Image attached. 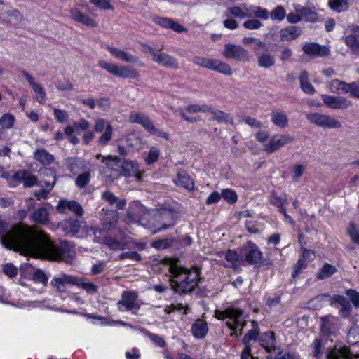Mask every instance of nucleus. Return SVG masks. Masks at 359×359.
<instances>
[{
	"label": "nucleus",
	"mask_w": 359,
	"mask_h": 359,
	"mask_svg": "<svg viewBox=\"0 0 359 359\" xmlns=\"http://www.w3.org/2000/svg\"><path fill=\"white\" fill-rule=\"evenodd\" d=\"M171 289L179 294H191L201 280L198 268H186L177 263H171L168 268Z\"/></svg>",
	"instance_id": "nucleus-1"
},
{
	"label": "nucleus",
	"mask_w": 359,
	"mask_h": 359,
	"mask_svg": "<svg viewBox=\"0 0 359 359\" xmlns=\"http://www.w3.org/2000/svg\"><path fill=\"white\" fill-rule=\"evenodd\" d=\"M175 214L166 209L152 211L149 220V228L153 233L165 230L175 224Z\"/></svg>",
	"instance_id": "nucleus-2"
},
{
	"label": "nucleus",
	"mask_w": 359,
	"mask_h": 359,
	"mask_svg": "<svg viewBox=\"0 0 359 359\" xmlns=\"http://www.w3.org/2000/svg\"><path fill=\"white\" fill-rule=\"evenodd\" d=\"M243 311L236 308H229L224 311L217 314L218 319L229 318L226 322V326L231 330L236 331L241 327V330L247 325V321L244 319Z\"/></svg>",
	"instance_id": "nucleus-3"
},
{
	"label": "nucleus",
	"mask_w": 359,
	"mask_h": 359,
	"mask_svg": "<svg viewBox=\"0 0 359 359\" xmlns=\"http://www.w3.org/2000/svg\"><path fill=\"white\" fill-rule=\"evenodd\" d=\"M98 65L100 67L117 77L135 79L140 75L139 72L133 67L109 63L104 60L99 61Z\"/></svg>",
	"instance_id": "nucleus-4"
},
{
	"label": "nucleus",
	"mask_w": 359,
	"mask_h": 359,
	"mask_svg": "<svg viewBox=\"0 0 359 359\" xmlns=\"http://www.w3.org/2000/svg\"><path fill=\"white\" fill-rule=\"evenodd\" d=\"M193 62L198 66L214 70L225 75L230 76L233 74L229 65L219 60L196 56L193 58Z\"/></svg>",
	"instance_id": "nucleus-5"
},
{
	"label": "nucleus",
	"mask_w": 359,
	"mask_h": 359,
	"mask_svg": "<svg viewBox=\"0 0 359 359\" xmlns=\"http://www.w3.org/2000/svg\"><path fill=\"white\" fill-rule=\"evenodd\" d=\"M241 257L250 264H257L262 259V252L257 245L251 241H248L241 248Z\"/></svg>",
	"instance_id": "nucleus-6"
},
{
	"label": "nucleus",
	"mask_w": 359,
	"mask_h": 359,
	"mask_svg": "<svg viewBox=\"0 0 359 359\" xmlns=\"http://www.w3.org/2000/svg\"><path fill=\"white\" fill-rule=\"evenodd\" d=\"M94 130L97 133H102L97 140L100 145L105 146L111 141L113 126L109 121L103 118L97 119L95 122Z\"/></svg>",
	"instance_id": "nucleus-7"
},
{
	"label": "nucleus",
	"mask_w": 359,
	"mask_h": 359,
	"mask_svg": "<svg viewBox=\"0 0 359 359\" xmlns=\"http://www.w3.org/2000/svg\"><path fill=\"white\" fill-rule=\"evenodd\" d=\"M306 118L311 123L323 128H340L341 123L331 116L319 113H309Z\"/></svg>",
	"instance_id": "nucleus-8"
},
{
	"label": "nucleus",
	"mask_w": 359,
	"mask_h": 359,
	"mask_svg": "<svg viewBox=\"0 0 359 359\" xmlns=\"http://www.w3.org/2000/svg\"><path fill=\"white\" fill-rule=\"evenodd\" d=\"M222 54L227 59L239 62H247L249 60L248 51L242 46L233 43L226 44Z\"/></svg>",
	"instance_id": "nucleus-9"
},
{
	"label": "nucleus",
	"mask_w": 359,
	"mask_h": 359,
	"mask_svg": "<svg viewBox=\"0 0 359 359\" xmlns=\"http://www.w3.org/2000/svg\"><path fill=\"white\" fill-rule=\"evenodd\" d=\"M79 283L78 277L62 273L54 276L50 284L55 291L65 292L66 291V285H75Z\"/></svg>",
	"instance_id": "nucleus-10"
},
{
	"label": "nucleus",
	"mask_w": 359,
	"mask_h": 359,
	"mask_svg": "<svg viewBox=\"0 0 359 359\" xmlns=\"http://www.w3.org/2000/svg\"><path fill=\"white\" fill-rule=\"evenodd\" d=\"M359 358V354H353L349 346L334 345L328 348L326 352V359H353Z\"/></svg>",
	"instance_id": "nucleus-11"
},
{
	"label": "nucleus",
	"mask_w": 359,
	"mask_h": 359,
	"mask_svg": "<svg viewBox=\"0 0 359 359\" xmlns=\"http://www.w3.org/2000/svg\"><path fill=\"white\" fill-rule=\"evenodd\" d=\"M321 97L323 103L331 109L344 110L352 106L351 101L342 96L323 95Z\"/></svg>",
	"instance_id": "nucleus-12"
},
{
	"label": "nucleus",
	"mask_w": 359,
	"mask_h": 359,
	"mask_svg": "<svg viewBox=\"0 0 359 359\" xmlns=\"http://www.w3.org/2000/svg\"><path fill=\"white\" fill-rule=\"evenodd\" d=\"M138 298L137 293L134 291H123L121 299L117 302V307L120 311H128L133 309H139L136 301Z\"/></svg>",
	"instance_id": "nucleus-13"
},
{
	"label": "nucleus",
	"mask_w": 359,
	"mask_h": 359,
	"mask_svg": "<svg viewBox=\"0 0 359 359\" xmlns=\"http://www.w3.org/2000/svg\"><path fill=\"white\" fill-rule=\"evenodd\" d=\"M121 163V170L118 169L111 168L109 176L112 178H117L121 175H123L126 177H129L132 175L133 173L134 175H137L139 172L138 164L136 161L124 160L123 162H120L118 165Z\"/></svg>",
	"instance_id": "nucleus-14"
},
{
	"label": "nucleus",
	"mask_w": 359,
	"mask_h": 359,
	"mask_svg": "<svg viewBox=\"0 0 359 359\" xmlns=\"http://www.w3.org/2000/svg\"><path fill=\"white\" fill-rule=\"evenodd\" d=\"M292 141L293 137L290 135H274L269 142L265 144L264 151L269 154H272Z\"/></svg>",
	"instance_id": "nucleus-15"
},
{
	"label": "nucleus",
	"mask_w": 359,
	"mask_h": 359,
	"mask_svg": "<svg viewBox=\"0 0 359 359\" xmlns=\"http://www.w3.org/2000/svg\"><path fill=\"white\" fill-rule=\"evenodd\" d=\"M302 50L310 57H325L330 53L327 46L314 42L306 43L302 47Z\"/></svg>",
	"instance_id": "nucleus-16"
},
{
	"label": "nucleus",
	"mask_w": 359,
	"mask_h": 359,
	"mask_svg": "<svg viewBox=\"0 0 359 359\" xmlns=\"http://www.w3.org/2000/svg\"><path fill=\"white\" fill-rule=\"evenodd\" d=\"M22 74L27 79L33 91L36 93V100L40 104H43L46 95L44 88L40 83H36L34 78L32 77L26 71H22Z\"/></svg>",
	"instance_id": "nucleus-17"
},
{
	"label": "nucleus",
	"mask_w": 359,
	"mask_h": 359,
	"mask_svg": "<svg viewBox=\"0 0 359 359\" xmlns=\"http://www.w3.org/2000/svg\"><path fill=\"white\" fill-rule=\"evenodd\" d=\"M109 51L118 59L129 63H135L140 67L144 66V63L139 60V57L121 50L117 48L110 47L107 48Z\"/></svg>",
	"instance_id": "nucleus-18"
},
{
	"label": "nucleus",
	"mask_w": 359,
	"mask_h": 359,
	"mask_svg": "<svg viewBox=\"0 0 359 359\" xmlns=\"http://www.w3.org/2000/svg\"><path fill=\"white\" fill-rule=\"evenodd\" d=\"M344 42L351 52L359 56V26L352 29V33L344 38Z\"/></svg>",
	"instance_id": "nucleus-19"
},
{
	"label": "nucleus",
	"mask_w": 359,
	"mask_h": 359,
	"mask_svg": "<svg viewBox=\"0 0 359 359\" xmlns=\"http://www.w3.org/2000/svg\"><path fill=\"white\" fill-rule=\"evenodd\" d=\"M249 6H247L245 4H243L241 6H234L229 7L226 9L224 13L226 17H235L240 19L245 18H250V13Z\"/></svg>",
	"instance_id": "nucleus-20"
},
{
	"label": "nucleus",
	"mask_w": 359,
	"mask_h": 359,
	"mask_svg": "<svg viewBox=\"0 0 359 359\" xmlns=\"http://www.w3.org/2000/svg\"><path fill=\"white\" fill-rule=\"evenodd\" d=\"M260 346L267 353H272L276 350V340L274 333L270 331L263 333L259 339Z\"/></svg>",
	"instance_id": "nucleus-21"
},
{
	"label": "nucleus",
	"mask_w": 359,
	"mask_h": 359,
	"mask_svg": "<svg viewBox=\"0 0 359 359\" xmlns=\"http://www.w3.org/2000/svg\"><path fill=\"white\" fill-rule=\"evenodd\" d=\"M154 62L167 68H178L177 60L165 53H161L158 51L157 55H156L155 58H154Z\"/></svg>",
	"instance_id": "nucleus-22"
},
{
	"label": "nucleus",
	"mask_w": 359,
	"mask_h": 359,
	"mask_svg": "<svg viewBox=\"0 0 359 359\" xmlns=\"http://www.w3.org/2000/svg\"><path fill=\"white\" fill-rule=\"evenodd\" d=\"M70 17L74 21L81 23L86 26L95 27L97 23L88 15L83 13L77 8H72L70 11Z\"/></svg>",
	"instance_id": "nucleus-23"
},
{
	"label": "nucleus",
	"mask_w": 359,
	"mask_h": 359,
	"mask_svg": "<svg viewBox=\"0 0 359 359\" xmlns=\"http://www.w3.org/2000/svg\"><path fill=\"white\" fill-rule=\"evenodd\" d=\"M57 209L61 212L68 209L78 216H81L83 213V208L75 201H68L67 200H60L57 204Z\"/></svg>",
	"instance_id": "nucleus-24"
},
{
	"label": "nucleus",
	"mask_w": 359,
	"mask_h": 359,
	"mask_svg": "<svg viewBox=\"0 0 359 359\" xmlns=\"http://www.w3.org/2000/svg\"><path fill=\"white\" fill-rule=\"evenodd\" d=\"M208 327L205 321L202 319H197L191 326V332L196 339H203L207 334Z\"/></svg>",
	"instance_id": "nucleus-25"
},
{
	"label": "nucleus",
	"mask_w": 359,
	"mask_h": 359,
	"mask_svg": "<svg viewBox=\"0 0 359 359\" xmlns=\"http://www.w3.org/2000/svg\"><path fill=\"white\" fill-rule=\"evenodd\" d=\"M13 178L18 182H22L25 187H32L34 185L43 187L37 183V179L35 176L28 175L25 171L15 172Z\"/></svg>",
	"instance_id": "nucleus-26"
},
{
	"label": "nucleus",
	"mask_w": 359,
	"mask_h": 359,
	"mask_svg": "<svg viewBox=\"0 0 359 359\" xmlns=\"http://www.w3.org/2000/svg\"><path fill=\"white\" fill-rule=\"evenodd\" d=\"M50 214L48 209L44 207L37 208L34 210L30 218L36 224H44L49 221Z\"/></svg>",
	"instance_id": "nucleus-27"
},
{
	"label": "nucleus",
	"mask_w": 359,
	"mask_h": 359,
	"mask_svg": "<svg viewBox=\"0 0 359 359\" xmlns=\"http://www.w3.org/2000/svg\"><path fill=\"white\" fill-rule=\"evenodd\" d=\"M66 166L70 172H74L76 170H86L88 169L90 163H86L79 158H69L66 160Z\"/></svg>",
	"instance_id": "nucleus-28"
},
{
	"label": "nucleus",
	"mask_w": 359,
	"mask_h": 359,
	"mask_svg": "<svg viewBox=\"0 0 359 359\" xmlns=\"http://www.w3.org/2000/svg\"><path fill=\"white\" fill-rule=\"evenodd\" d=\"M130 121L132 123L142 125L149 133L154 126L149 117L141 113L132 114L130 116Z\"/></svg>",
	"instance_id": "nucleus-29"
},
{
	"label": "nucleus",
	"mask_w": 359,
	"mask_h": 359,
	"mask_svg": "<svg viewBox=\"0 0 359 359\" xmlns=\"http://www.w3.org/2000/svg\"><path fill=\"white\" fill-rule=\"evenodd\" d=\"M102 198L109 203V205H115L119 210H123L126 205L125 199L116 197L111 191H106L102 194Z\"/></svg>",
	"instance_id": "nucleus-30"
},
{
	"label": "nucleus",
	"mask_w": 359,
	"mask_h": 359,
	"mask_svg": "<svg viewBox=\"0 0 359 359\" xmlns=\"http://www.w3.org/2000/svg\"><path fill=\"white\" fill-rule=\"evenodd\" d=\"M336 318L331 315L325 316L320 318V332L323 335H329L336 322Z\"/></svg>",
	"instance_id": "nucleus-31"
},
{
	"label": "nucleus",
	"mask_w": 359,
	"mask_h": 359,
	"mask_svg": "<svg viewBox=\"0 0 359 359\" xmlns=\"http://www.w3.org/2000/svg\"><path fill=\"white\" fill-rule=\"evenodd\" d=\"M280 34L281 41H290L297 39L300 35L301 29L297 26H290L283 29Z\"/></svg>",
	"instance_id": "nucleus-32"
},
{
	"label": "nucleus",
	"mask_w": 359,
	"mask_h": 359,
	"mask_svg": "<svg viewBox=\"0 0 359 359\" xmlns=\"http://www.w3.org/2000/svg\"><path fill=\"white\" fill-rule=\"evenodd\" d=\"M175 183L178 186H181L186 189L191 190L194 187V182L191 177L183 170L177 172Z\"/></svg>",
	"instance_id": "nucleus-33"
},
{
	"label": "nucleus",
	"mask_w": 359,
	"mask_h": 359,
	"mask_svg": "<svg viewBox=\"0 0 359 359\" xmlns=\"http://www.w3.org/2000/svg\"><path fill=\"white\" fill-rule=\"evenodd\" d=\"M333 299L341 306L339 310L341 316L343 318L348 317L351 312V306L349 301L345 297L341 295H335L334 296Z\"/></svg>",
	"instance_id": "nucleus-34"
},
{
	"label": "nucleus",
	"mask_w": 359,
	"mask_h": 359,
	"mask_svg": "<svg viewBox=\"0 0 359 359\" xmlns=\"http://www.w3.org/2000/svg\"><path fill=\"white\" fill-rule=\"evenodd\" d=\"M251 323L252 328L249 330L242 339V342L245 346L250 345V342L251 341H256L260 333L258 323L255 320H252Z\"/></svg>",
	"instance_id": "nucleus-35"
},
{
	"label": "nucleus",
	"mask_w": 359,
	"mask_h": 359,
	"mask_svg": "<svg viewBox=\"0 0 359 359\" xmlns=\"http://www.w3.org/2000/svg\"><path fill=\"white\" fill-rule=\"evenodd\" d=\"M122 140H123L128 148L140 150L142 148L143 140L142 138L134 133L126 135Z\"/></svg>",
	"instance_id": "nucleus-36"
},
{
	"label": "nucleus",
	"mask_w": 359,
	"mask_h": 359,
	"mask_svg": "<svg viewBox=\"0 0 359 359\" xmlns=\"http://www.w3.org/2000/svg\"><path fill=\"white\" fill-rule=\"evenodd\" d=\"M81 222L77 219L71 218L63 224V230L67 234L74 236L81 229Z\"/></svg>",
	"instance_id": "nucleus-37"
},
{
	"label": "nucleus",
	"mask_w": 359,
	"mask_h": 359,
	"mask_svg": "<svg viewBox=\"0 0 359 359\" xmlns=\"http://www.w3.org/2000/svg\"><path fill=\"white\" fill-rule=\"evenodd\" d=\"M348 83L335 79L329 82L327 86L331 93L346 94Z\"/></svg>",
	"instance_id": "nucleus-38"
},
{
	"label": "nucleus",
	"mask_w": 359,
	"mask_h": 359,
	"mask_svg": "<svg viewBox=\"0 0 359 359\" xmlns=\"http://www.w3.org/2000/svg\"><path fill=\"white\" fill-rule=\"evenodd\" d=\"M299 83L301 89L306 94L313 95L315 93V88L309 81V73L306 71H302L299 75Z\"/></svg>",
	"instance_id": "nucleus-39"
},
{
	"label": "nucleus",
	"mask_w": 359,
	"mask_h": 359,
	"mask_svg": "<svg viewBox=\"0 0 359 359\" xmlns=\"http://www.w3.org/2000/svg\"><path fill=\"white\" fill-rule=\"evenodd\" d=\"M34 158L45 165H50L54 161V156L44 149H39L34 154Z\"/></svg>",
	"instance_id": "nucleus-40"
},
{
	"label": "nucleus",
	"mask_w": 359,
	"mask_h": 359,
	"mask_svg": "<svg viewBox=\"0 0 359 359\" xmlns=\"http://www.w3.org/2000/svg\"><path fill=\"white\" fill-rule=\"evenodd\" d=\"M96 158L100 159L102 162L105 163L106 168L104 169L105 174L110 172L111 167L114 165L118 166V163L121 162L120 158L113 156H104L101 154H97Z\"/></svg>",
	"instance_id": "nucleus-41"
},
{
	"label": "nucleus",
	"mask_w": 359,
	"mask_h": 359,
	"mask_svg": "<svg viewBox=\"0 0 359 359\" xmlns=\"http://www.w3.org/2000/svg\"><path fill=\"white\" fill-rule=\"evenodd\" d=\"M225 257L226 261L229 262V265L227 266L231 267L233 269H237L239 267L240 264L243 262L241 254L238 255L236 251L232 250H229L226 252Z\"/></svg>",
	"instance_id": "nucleus-42"
},
{
	"label": "nucleus",
	"mask_w": 359,
	"mask_h": 359,
	"mask_svg": "<svg viewBox=\"0 0 359 359\" xmlns=\"http://www.w3.org/2000/svg\"><path fill=\"white\" fill-rule=\"evenodd\" d=\"M271 121L280 128H285L288 126V118L284 113L273 111L271 113Z\"/></svg>",
	"instance_id": "nucleus-43"
},
{
	"label": "nucleus",
	"mask_w": 359,
	"mask_h": 359,
	"mask_svg": "<svg viewBox=\"0 0 359 359\" xmlns=\"http://www.w3.org/2000/svg\"><path fill=\"white\" fill-rule=\"evenodd\" d=\"M248 10L250 11V18L255 17L264 20L269 18L268 10L260 6L250 5Z\"/></svg>",
	"instance_id": "nucleus-44"
},
{
	"label": "nucleus",
	"mask_w": 359,
	"mask_h": 359,
	"mask_svg": "<svg viewBox=\"0 0 359 359\" xmlns=\"http://www.w3.org/2000/svg\"><path fill=\"white\" fill-rule=\"evenodd\" d=\"M257 65L263 68H269L275 65V58L269 53H260L257 55Z\"/></svg>",
	"instance_id": "nucleus-45"
},
{
	"label": "nucleus",
	"mask_w": 359,
	"mask_h": 359,
	"mask_svg": "<svg viewBox=\"0 0 359 359\" xmlns=\"http://www.w3.org/2000/svg\"><path fill=\"white\" fill-rule=\"evenodd\" d=\"M213 116L214 119L217 120L218 122L224 123L226 124H233V120L230 116L219 110L217 109H210L208 110Z\"/></svg>",
	"instance_id": "nucleus-46"
},
{
	"label": "nucleus",
	"mask_w": 359,
	"mask_h": 359,
	"mask_svg": "<svg viewBox=\"0 0 359 359\" xmlns=\"http://www.w3.org/2000/svg\"><path fill=\"white\" fill-rule=\"evenodd\" d=\"M328 5L332 11L337 13L345 11L348 8L347 0H329Z\"/></svg>",
	"instance_id": "nucleus-47"
},
{
	"label": "nucleus",
	"mask_w": 359,
	"mask_h": 359,
	"mask_svg": "<svg viewBox=\"0 0 359 359\" xmlns=\"http://www.w3.org/2000/svg\"><path fill=\"white\" fill-rule=\"evenodd\" d=\"M160 156V149L156 146L150 148L149 151L144 157V160L147 165H150L156 162Z\"/></svg>",
	"instance_id": "nucleus-48"
},
{
	"label": "nucleus",
	"mask_w": 359,
	"mask_h": 359,
	"mask_svg": "<svg viewBox=\"0 0 359 359\" xmlns=\"http://www.w3.org/2000/svg\"><path fill=\"white\" fill-rule=\"evenodd\" d=\"M337 271L334 266L325 264L320 269V271L317 273V278L319 280H323L333 275Z\"/></svg>",
	"instance_id": "nucleus-49"
},
{
	"label": "nucleus",
	"mask_w": 359,
	"mask_h": 359,
	"mask_svg": "<svg viewBox=\"0 0 359 359\" xmlns=\"http://www.w3.org/2000/svg\"><path fill=\"white\" fill-rule=\"evenodd\" d=\"M91 175L89 170H86L83 173L79 174L76 178V185L80 188H84L90 181Z\"/></svg>",
	"instance_id": "nucleus-50"
},
{
	"label": "nucleus",
	"mask_w": 359,
	"mask_h": 359,
	"mask_svg": "<svg viewBox=\"0 0 359 359\" xmlns=\"http://www.w3.org/2000/svg\"><path fill=\"white\" fill-rule=\"evenodd\" d=\"M287 196L285 195L278 196L275 192H272L270 197V203L278 207L280 210L285 208L284 205L287 203Z\"/></svg>",
	"instance_id": "nucleus-51"
},
{
	"label": "nucleus",
	"mask_w": 359,
	"mask_h": 359,
	"mask_svg": "<svg viewBox=\"0 0 359 359\" xmlns=\"http://www.w3.org/2000/svg\"><path fill=\"white\" fill-rule=\"evenodd\" d=\"M221 197L224 198V200L226 201L229 203H234L237 201V194L236 193L230 189H224L222 191Z\"/></svg>",
	"instance_id": "nucleus-52"
},
{
	"label": "nucleus",
	"mask_w": 359,
	"mask_h": 359,
	"mask_svg": "<svg viewBox=\"0 0 359 359\" xmlns=\"http://www.w3.org/2000/svg\"><path fill=\"white\" fill-rule=\"evenodd\" d=\"M15 121V117L11 114H5L0 118V126L4 128H11L13 127Z\"/></svg>",
	"instance_id": "nucleus-53"
},
{
	"label": "nucleus",
	"mask_w": 359,
	"mask_h": 359,
	"mask_svg": "<svg viewBox=\"0 0 359 359\" xmlns=\"http://www.w3.org/2000/svg\"><path fill=\"white\" fill-rule=\"evenodd\" d=\"M269 15L272 20L280 21L285 17V11L282 6H278L272 10Z\"/></svg>",
	"instance_id": "nucleus-54"
},
{
	"label": "nucleus",
	"mask_w": 359,
	"mask_h": 359,
	"mask_svg": "<svg viewBox=\"0 0 359 359\" xmlns=\"http://www.w3.org/2000/svg\"><path fill=\"white\" fill-rule=\"evenodd\" d=\"M79 282L80 283L79 285H75L78 287H81L83 290H85L88 293L94 294L97 291V286L92 283H85L83 281L82 278H78Z\"/></svg>",
	"instance_id": "nucleus-55"
},
{
	"label": "nucleus",
	"mask_w": 359,
	"mask_h": 359,
	"mask_svg": "<svg viewBox=\"0 0 359 359\" xmlns=\"http://www.w3.org/2000/svg\"><path fill=\"white\" fill-rule=\"evenodd\" d=\"M104 244L107 245L111 250H121L123 249L122 243L118 240L111 237L107 236L105 238L103 242Z\"/></svg>",
	"instance_id": "nucleus-56"
},
{
	"label": "nucleus",
	"mask_w": 359,
	"mask_h": 359,
	"mask_svg": "<svg viewBox=\"0 0 359 359\" xmlns=\"http://www.w3.org/2000/svg\"><path fill=\"white\" fill-rule=\"evenodd\" d=\"M346 93H349L352 97L359 98V82L348 83Z\"/></svg>",
	"instance_id": "nucleus-57"
},
{
	"label": "nucleus",
	"mask_w": 359,
	"mask_h": 359,
	"mask_svg": "<svg viewBox=\"0 0 359 359\" xmlns=\"http://www.w3.org/2000/svg\"><path fill=\"white\" fill-rule=\"evenodd\" d=\"M33 280L35 283H42L46 285L48 282V276L45 274L43 271L41 269H36L33 273Z\"/></svg>",
	"instance_id": "nucleus-58"
},
{
	"label": "nucleus",
	"mask_w": 359,
	"mask_h": 359,
	"mask_svg": "<svg viewBox=\"0 0 359 359\" xmlns=\"http://www.w3.org/2000/svg\"><path fill=\"white\" fill-rule=\"evenodd\" d=\"M348 233L353 242L359 245V229L353 223H351L348 229Z\"/></svg>",
	"instance_id": "nucleus-59"
},
{
	"label": "nucleus",
	"mask_w": 359,
	"mask_h": 359,
	"mask_svg": "<svg viewBox=\"0 0 359 359\" xmlns=\"http://www.w3.org/2000/svg\"><path fill=\"white\" fill-rule=\"evenodd\" d=\"M262 24L257 19H249L243 23V26L250 30L258 29L262 27Z\"/></svg>",
	"instance_id": "nucleus-60"
},
{
	"label": "nucleus",
	"mask_w": 359,
	"mask_h": 359,
	"mask_svg": "<svg viewBox=\"0 0 359 359\" xmlns=\"http://www.w3.org/2000/svg\"><path fill=\"white\" fill-rule=\"evenodd\" d=\"M93 233L95 236L94 241L97 243H103L104 240L107 238V231L105 229H92Z\"/></svg>",
	"instance_id": "nucleus-61"
},
{
	"label": "nucleus",
	"mask_w": 359,
	"mask_h": 359,
	"mask_svg": "<svg viewBox=\"0 0 359 359\" xmlns=\"http://www.w3.org/2000/svg\"><path fill=\"white\" fill-rule=\"evenodd\" d=\"M313 354V356L316 359H321L322 353H321V348H322V341L320 339H316L312 345Z\"/></svg>",
	"instance_id": "nucleus-62"
},
{
	"label": "nucleus",
	"mask_w": 359,
	"mask_h": 359,
	"mask_svg": "<svg viewBox=\"0 0 359 359\" xmlns=\"http://www.w3.org/2000/svg\"><path fill=\"white\" fill-rule=\"evenodd\" d=\"M118 257H119V259H121V260H123L125 259H130L135 260V261L141 260V255L139 253H137V252H133V251H128V252H123L119 255Z\"/></svg>",
	"instance_id": "nucleus-63"
},
{
	"label": "nucleus",
	"mask_w": 359,
	"mask_h": 359,
	"mask_svg": "<svg viewBox=\"0 0 359 359\" xmlns=\"http://www.w3.org/2000/svg\"><path fill=\"white\" fill-rule=\"evenodd\" d=\"M346 294L351 299L352 303L355 308L359 307V292L357 291L349 289L346 292Z\"/></svg>",
	"instance_id": "nucleus-64"
}]
</instances>
